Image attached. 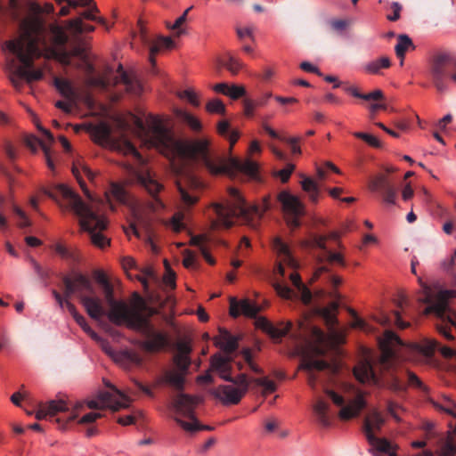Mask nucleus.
Returning a JSON list of instances; mask_svg holds the SVG:
<instances>
[{"mask_svg":"<svg viewBox=\"0 0 456 456\" xmlns=\"http://www.w3.org/2000/svg\"><path fill=\"white\" fill-rule=\"evenodd\" d=\"M89 9L81 13V19L85 18L89 20L96 21L102 25H106V20L103 18L97 17L94 15L95 12H99V9L97 8L95 4H93L92 5L88 6Z\"/></svg>","mask_w":456,"mask_h":456,"instance_id":"nucleus-49","label":"nucleus"},{"mask_svg":"<svg viewBox=\"0 0 456 456\" xmlns=\"http://www.w3.org/2000/svg\"><path fill=\"white\" fill-rule=\"evenodd\" d=\"M261 328L266 332L272 338L280 340L285 337L292 329V322H288L286 323H280L279 325H273L272 322L265 319L261 321Z\"/></svg>","mask_w":456,"mask_h":456,"instance_id":"nucleus-29","label":"nucleus"},{"mask_svg":"<svg viewBox=\"0 0 456 456\" xmlns=\"http://www.w3.org/2000/svg\"><path fill=\"white\" fill-rule=\"evenodd\" d=\"M339 238V234L337 232H331L329 235H315L311 240V247L320 249V252L315 256L316 261L320 266H318L313 275L312 281H316L321 278L322 275L330 273V269L326 264L338 265L341 266L346 265V262L342 254L333 252L327 248L326 242L328 240L337 241Z\"/></svg>","mask_w":456,"mask_h":456,"instance_id":"nucleus-12","label":"nucleus"},{"mask_svg":"<svg viewBox=\"0 0 456 456\" xmlns=\"http://www.w3.org/2000/svg\"><path fill=\"white\" fill-rule=\"evenodd\" d=\"M231 362L232 357L229 355L222 356L220 354H216L211 358V366L219 373L223 379L238 386L237 388L246 394L249 387L248 377L246 374L241 373L233 378L232 376Z\"/></svg>","mask_w":456,"mask_h":456,"instance_id":"nucleus-17","label":"nucleus"},{"mask_svg":"<svg viewBox=\"0 0 456 456\" xmlns=\"http://www.w3.org/2000/svg\"><path fill=\"white\" fill-rule=\"evenodd\" d=\"M175 45L174 41L170 37H160L158 40L150 46V61L154 62V56L160 49L167 48L171 49Z\"/></svg>","mask_w":456,"mask_h":456,"instance_id":"nucleus-39","label":"nucleus"},{"mask_svg":"<svg viewBox=\"0 0 456 456\" xmlns=\"http://www.w3.org/2000/svg\"><path fill=\"white\" fill-rule=\"evenodd\" d=\"M54 86L62 96L74 102L77 99V92L72 84L64 78L55 77Z\"/></svg>","mask_w":456,"mask_h":456,"instance_id":"nucleus-33","label":"nucleus"},{"mask_svg":"<svg viewBox=\"0 0 456 456\" xmlns=\"http://www.w3.org/2000/svg\"><path fill=\"white\" fill-rule=\"evenodd\" d=\"M214 395L224 404H237L245 394L231 385H221L215 390Z\"/></svg>","mask_w":456,"mask_h":456,"instance_id":"nucleus-25","label":"nucleus"},{"mask_svg":"<svg viewBox=\"0 0 456 456\" xmlns=\"http://www.w3.org/2000/svg\"><path fill=\"white\" fill-rule=\"evenodd\" d=\"M206 110L209 113L222 114L225 113V106L223 102L219 99H213L209 101L206 105Z\"/></svg>","mask_w":456,"mask_h":456,"instance_id":"nucleus-52","label":"nucleus"},{"mask_svg":"<svg viewBox=\"0 0 456 456\" xmlns=\"http://www.w3.org/2000/svg\"><path fill=\"white\" fill-rule=\"evenodd\" d=\"M423 297L419 300L427 304L424 314L434 315L440 323H436L437 331L448 340H452L453 336L451 334L449 326L456 328V311L449 307L448 301L452 297H456V290H444L436 296H433L428 285H422Z\"/></svg>","mask_w":456,"mask_h":456,"instance_id":"nucleus-8","label":"nucleus"},{"mask_svg":"<svg viewBox=\"0 0 456 456\" xmlns=\"http://www.w3.org/2000/svg\"><path fill=\"white\" fill-rule=\"evenodd\" d=\"M218 62L233 76L237 75L243 67L242 62L230 53L220 59Z\"/></svg>","mask_w":456,"mask_h":456,"instance_id":"nucleus-37","label":"nucleus"},{"mask_svg":"<svg viewBox=\"0 0 456 456\" xmlns=\"http://www.w3.org/2000/svg\"><path fill=\"white\" fill-rule=\"evenodd\" d=\"M230 200L226 203L213 205L216 219L212 221L213 229L230 228L233 225V219L255 226V219L259 220L265 212L271 208L269 198H265L263 206L248 205L240 191L235 188L229 189Z\"/></svg>","mask_w":456,"mask_h":456,"instance_id":"nucleus-5","label":"nucleus"},{"mask_svg":"<svg viewBox=\"0 0 456 456\" xmlns=\"http://www.w3.org/2000/svg\"><path fill=\"white\" fill-rule=\"evenodd\" d=\"M174 362L178 368L179 371H182L186 374L188 369L191 365V359L189 355H177L175 354L174 357Z\"/></svg>","mask_w":456,"mask_h":456,"instance_id":"nucleus-54","label":"nucleus"},{"mask_svg":"<svg viewBox=\"0 0 456 456\" xmlns=\"http://www.w3.org/2000/svg\"><path fill=\"white\" fill-rule=\"evenodd\" d=\"M184 375L182 371H167L165 374V381L176 390H183L184 386Z\"/></svg>","mask_w":456,"mask_h":456,"instance_id":"nucleus-41","label":"nucleus"},{"mask_svg":"<svg viewBox=\"0 0 456 456\" xmlns=\"http://www.w3.org/2000/svg\"><path fill=\"white\" fill-rule=\"evenodd\" d=\"M200 401L199 396L183 393L178 394L173 400L172 408L175 414L174 419L186 432L213 429L212 427L200 424L195 417L194 410Z\"/></svg>","mask_w":456,"mask_h":456,"instance_id":"nucleus-11","label":"nucleus"},{"mask_svg":"<svg viewBox=\"0 0 456 456\" xmlns=\"http://www.w3.org/2000/svg\"><path fill=\"white\" fill-rule=\"evenodd\" d=\"M165 265L167 268V274L164 277V282L167 286L170 287L171 289H175V273L170 269L167 261H165Z\"/></svg>","mask_w":456,"mask_h":456,"instance_id":"nucleus-60","label":"nucleus"},{"mask_svg":"<svg viewBox=\"0 0 456 456\" xmlns=\"http://www.w3.org/2000/svg\"><path fill=\"white\" fill-rule=\"evenodd\" d=\"M301 186L304 191L307 193L309 200L316 204L321 193L319 184L310 177H304L301 181Z\"/></svg>","mask_w":456,"mask_h":456,"instance_id":"nucleus-34","label":"nucleus"},{"mask_svg":"<svg viewBox=\"0 0 456 456\" xmlns=\"http://www.w3.org/2000/svg\"><path fill=\"white\" fill-rule=\"evenodd\" d=\"M102 349L110 355L116 362L121 364L125 368H132L134 366H141L142 364L143 359L140 354L134 350H122L119 352H116L112 349L110 344L102 339L100 342Z\"/></svg>","mask_w":456,"mask_h":456,"instance_id":"nucleus-19","label":"nucleus"},{"mask_svg":"<svg viewBox=\"0 0 456 456\" xmlns=\"http://www.w3.org/2000/svg\"><path fill=\"white\" fill-rule=\"evenodd\" d=\"M63 298L69 300L77 294L87 314L94 320H100L105 314L102 299L96 296L95 289L91 280L79 273L72 276H63Z\"/></svg>","mask_w":456,"mask_h":456,"instance_id":"nucleus-9","label":"nucleus"},{"mask_svg":"<svg viewBox=\"0 0 456 456\" xmlns=\"http://www.w3.org/2000/svg\"><path fill=\"white\" fill-rule=\"evenodd\" d=\"M391 64L389 57L381 56L366 62L362 66V69L365 73L370 75H382V69H389Z\"/></svg>","mask_w":456,"mask_h":456,"instance_id":"nucleus-30","label":"nucleus"},{"mask_svg":"<svg viewBox=\"0 0 456 456\" xmlns=\"http://www.w3.org/2000/svg\"><path fill=\"white\" fill-rule=\"evenodd\" d=\"M410 47L414 48L412 40L407 35H399L398 42L395 47L396 56L403 60L405 53L408 51ZM403 61H401V65H403Z\"/></svg>","mask_w":456,"mask_h":456,"instance_id":"nucleus-40","label":"nucleus"},{"mask_svg":"<svg viewBox=\"0 0 456 456\" xmlns=\"http://www.w3.org/2000/svg\"><path fill=\"white\" fill-rule=\"evenodd\" d=\"M295 169L293 164H288L283 169L277 172V175L281 178L282 183H287Z\"/></svg>","mask_w":456,"mask_h":456,"instance_id":"nucleus-61","label":"nucleus"},{"mask_svg":"<svg viewBox=\"0 0 456 456\" xmlns=\"http://www.w3.org/2000/svg\"><path fill=\"white\" fill-rule=\"evenodd\" d=\"M254 382L264 388L265 393H273L276 390V385L273 381L268 379L267 378H258L255 379Z\"/></svg>","mask_w":456,"mask_h":456,"instance_id":"nucleus-55","label":"nucleus"},{"mask_svg":"<svg viewBox=\"0 0 456 456\" xmlns=\"http://www.w3.org/2000/svg\"><path fill=\"white\" fill-rule=\"evenodd\" d=\"M420 351L426 355H432L435 352L439 351L444 358H456V350L442 346L434 338H427L420 345Z\"/></svg>","mask_w":456,"mask_h":456,"instance_id":"nucleus-24","label":"nucleus"},{"mask_svg":"<svg viewBox=\"0 0 456 456\" xmlns=\"http://www.w3.org/2000/svg\"><path fill=\"white\" fill-rule=\"evenodd\" d=\"M119 150L126 155H132L138 163L143 164L144 159L135 148V146L127 139H123L119 143Z\"/></svg>","mask_w":456,"mask_h":456,"instance_id":"nucleus-42","label":"nucleus"},{"mask_svg":"<svg viewBox=\"0 0 456 456\" xmlns=\"http://www.w3.org/2000/svg\"><path fill=\"white\" fill-rule=\"evenodd\" d=\"M370 189L374 191H380L385 203L395 204L397 191L391 180L386 175L375 176L370 183Z\"/></svg>","mask_w":456,"mask_h":456,"instance_id":"nucleus-21","label":"nucleus"},{"mask_svg":"<svg viewBox=\"0 0 456 456\" xmlns=\"http://www.w3.org/2000/svg\"><path fill=\"white\" fill-rule=\"evenodd\" d=\"M111 388L114 393L108 391L101 392L96 400H90L87 402V407L96 410L110 408L114 411H117L121 408H127L130 403L129 397L116 387H111Z\"/></svg>","mask_w":456,"mask_h":456,"instance_id":"nucleus-18","label":"nucleus"},{"mask_svg":"<svg viewBox=\"0 0 456 456\" xmlns=\"http://www.w3.org/2000/svg\"><path fill=\"white\" fill-rule=\"evenodd\" d=\"M338 304L337 302H332L330 304V309H325L323 311V317L329 326L331 328L335 327L338 323V320L335 315V312L338 311Z\"/></svg>","mask_w":456,"mask_h":456,"instance_id":"nucleus-48","label":"nucleus"},{"mask_svg":"<svg viewBox=\"0 0 456 456\" xmlns=\"http://www.w3.org/2000/svg\"><path fill=\"white\" fill-rule=\"evenodd\" d=\"M403 342L392 330H386L380 341L382 350V364L387 369L386 382L393 391H404L407 386L424 388L423 383L416 374L402 366L395 365V346H402Z\"/></svg>","mask_w":456,"mask_h":456,"instance_id":"nucleus-7","label":"nucleus"},{"mask_svg":"<svg viewBox=\"0 0 456 456\" xmlns=\"http://www.w3.org/2000/svg\"><path fill=\"white\" fill-rule=\"evenodd\" d=\"M177 355H189L191 352V346L188 341L180 340L176 343Z\"/></svg>","mask_w":456,"mask_h":456,"instance_id":"nucleus-62","label":"nucleus"},{"mask_svg":"<svg viewBox=\"0 0 456 456\" xmlns=\"http://www.w3.org/2000/svg\"><path fill=\"white\" fill-rule=\"evenodd\" d=\"M219 335L215 338V344L220 346L227 354H231L238 348V338L226 329L219 328Z\"/></svg>","mask_w":456,"mask_h":456,"instance_id":"nucleus-27","label":"nucleus"},{"mask_svg":"<svg viewBox=\"0 0 456 456\" xmlns=\"http://www.w3.org/2000/svg\"><path fill=\"white\" fill-rule=\"evenodd\" d=\"M82 403H77L74 411H69L70 405L64 400H51L46 403H38V410L36 412L37 419H44L46 418L52 419L59 412L66 413V417L56 418L55 421L61 428H64L69 422L73 421L77 417L76 412L78 409L82 408Z\"/></svg>","mask_w":456,"mask_h":456,"instance_id":"nucleus-13","label":"nucleus"},{"mask_svg":"<svg viewBox=\"0 0 456 456\" xmlns=\"http://www.w3.org/2000/svg\"><path fill=\"white\" fill-rule=\"evenodd\" d=\"M94 136L102 141L108 142L111 139V130L110 127L106 124H101L94 128Z\"/></svg>","mask_w":456,"mask_h":456,"instance_id":"nucleus-47","label":"nucleus"},{"mask_svg":"<svg viewBox=\"0 0 456 456\" xmlns=\"http://www.w3.org/2000/svg\"><path fill=\"white\" fill-rule=\"evenodd\" d=\"M136 126L142 134L144 143L148 147L158 149L163 154H177L183 159L197 162L213 175H227L236 177L241 174L251 179L258 178V167L256 162L226 158L211 149L210 142L207 139L177 141L158 117L150 116L146 126L137 118Z\"/></svg>","mask_w":456,"mask_h":456,"instance_id":"nucleus-2","label":"nucleus"},{"mask_svg":"<svg viewBox=\"0 0 456 456\" xmlns=\"http://www.w3.org/2000/svg\"><path fill=\"white\" fill-rule=\"evenodd\" d=\"M289 279L292 284L296 287L298 293L300 294V297L305 304H309L312 300V293L308 289V288L302 282L300 275L293 272L289 274Z\"/></svg>","mask_w":456,"mask_h":456,"instance_id":"nucleus-35","label":"nucleus"},{"mask_svg":"<svg viewBox=\"0 0 456 456\" xmlns=\"http://www.w3.org/2000/svg\"><path fill=\"white\" fill-rule=\"evenodd\" d=\"M56 192L68 201L70 209L78 216L81 229L89 234L91 242L101 249L109 247L110 240L102 234L108 226L105 217L94 211L67 185H57Z\"/></svg>","mask_w":456,"mask_h":456,"instance_id":"nucleus-6","label":"nucleus"},{"mask_svg":"<svg viewBox=\"0 0 456 456\" xmlns=\"http://www.w3.org/2000/svg\"><path fill=\"white\" fill-rule=\"evenodd\" d=\"M354 375L361 383L378 384L379 378L376 376L370 362L367 359L362 360L354 368Z\"/></svg>","mask_w":456,"mask_h":456,"instance_id":"nucleus-23","label":"nucleus"},{"mask_svg":"<svg viewBox=\"0 0 456 456\" xmlns=\"http://www.w3.org/2000/svg\"><path fill=\"white\" fill-rule=\"evenodd\" d=\"M378 322L384 326L390 325V323L394 322L395 325L400 329H405L410 325L408 322H405L402 320L397 311H395L393 313V317L382 315L380 318L378 319Z\"/></svg>","mask_w":456,"mask_h":456,"instance_id":"nucleus-45","label":"nucleus"},{"mask_svg":"<svg viewBox=\"0 0 456 456\" xmlns=\"http://www.w3.org/2000/svg\"><path fill=\"white\" fill-rule=\"evenodd\" d=\"M295 338L302 344V360L299 369L307 371V383L314 391H317L321 384L324 393L332 400L333 403L341 407L339 417L341 419L348 420L356 417L365 408L366 402L363 395L356 390L352 385L345 387L355 393V397L345 404V398L326 387L328 378L320 371L330 367L324 360L315 359L317 356L324 355L332 345V339L318 327L312 325L309 322L304 321L298 323V331L293 334Z\"/></svg>","mask_w":456,"mask_h":456,"instance_id":"nucleus-3","label":"nucleus"},{"mask_svg":"<svg viewBox=\"0 0 456 456\" xmlns=\"http://www.w3.org/2000/svg\"><path fill=\"white\" fill-rule=\"evenodd\" d=\"M259 311V306L251 303L248 299L239 302L235 299L231 300L230 314L233 317H238L241 314L248 317H255Z\"/></svg>","mask_w":456,"mask_h":456,"instance_id":"nucleus-26","label":"nucleus"},{"mask_svg":"<svg viewBox=\"0 0 456 456\" xmlns=\"http://www.w3.org/2000/svg\"><path fill=\"white\" fill-rule=\"evenodd\" d=\"M55 252L64 259H69L73 262L77 261V256L61 244L55 246Z\"/></svg>","mask_w":456,"mask_h":456,"instance_id":"nucleus-57","label":"nucleus"},{"mask_svg":"<svg viewBox=\"0 0 456 456\" xmlns=\"http://www.w3.org/2000/svg\"><path fill=\"white\" fill-rule=\"evenodd\" d=\"M95 280L109 306L107 316L112 323L142 334L145 339L141 342V346L149 353H156L169 346V335L157 330L151 321L152 316L158 314L157 308L150 305L138 292H134L129 300L116 299L113 285L101 271L95 273Z\"/></svg>","mask_w":456,"mask_h":456,"instance_id":"nucleus-4","label":"nucleus"},{"mask_svg":"<svg viewBox=\"0 0 456 456\" xmlns=\"http://www.w3.org/2000/svg\"><path fill=\"white\" fill-rule=\"evenodd\" d=\"M175 113L176 118L185 123L192 131L200 132L202 129L200 120L191 113L183 110H176Z\"/></svg>","mask_w":456,"mask_h":456,"instance_id":"nucleus-36","label":"nucleus"},{"mask_svg":"<svg viewBox=\"0 0 456 456\" xmlns=\"http://www.w3.org/2000/svg\"><path fill=\"white\" fill-rule=\"evenodd\" d=\"M110 192L117 201L122 204H127L129 202V194L123 185L112 183L110 184Z\"/></svg>","mask_w":456,"mask_h":456,"instance_id":"nucleus-44","label":"nucleus"},{"mask_svg":"<svg viewBox=\"0 0 456 456\" xmlns=\"http://www.w3.org/2000/svg\"><path fill=\"white\" fill-rule=\"evenodd\" d=\"M137 183L142 185L148 193L158 201V203L162 205L160 200L158 199V194L162 190L163 186L154 179L149 172H142L138 174Z\"/></svg>","mask_w":456,"mask_h":456,"instance_id":"nucleus-28","label":"nucleus"},{"mask_svg":"<svg viewBox=\"0 0 456 456\" xmlns=\"http://www.w3.org/2000/svg\"><path fill=\"white\" fill-rule=\"evenodd\" d=\"M273 288L276 293L282 298L290 299L295 296L294 290L285 284L276 282L273 284Z\"/></svg>","mask_w":456,"mask_h":456,"instance_id":"nucleus-53","label":"nucleus"},{"mask_svg":"<svg viewBox=\"0 0 456 456\" xmlns=\"http://www.w3.org/2000/svg\"><path fill=\"white\" fill-rule=\"evenodd\" d=\"M30 263H31V265H32V266L34 268L35 273L38 276L39 280L46 287L48 285V280L50 279V276H51L50 269L42 266L34 258H30Z\"/></svg>","mask_w":456,"mask_h":456,"instance_id":"nucleus-46","label":"nucleus"},{"mask_svg":"<svg viewBox=\"0 0 456 456\" xmlns=\"http://www.w3.org/2000/svg\"><path fill=\"white\" fill-rule=\"evenodd\" d=\"M68 28L75 34L93 32L95 28L92 25L84 24L81 18L71 19L67 21Z\"/></svg>","mask_w":456,"mask_h":456,"instance_id":"nucleus-43","label":"nucleus"},{"mask_svg":"<svg viewBox=\"0 0 456 456\" xmlns=\"http://www.w3.org/2000/svg\"><path fill=\"white\" fill-rule=\"evenodd\" d=\"M142 276H138V281L142 284L145 290L148 289V279H155L154 271L151 266L145 267L142 270Z\"/></svg>","mask_w":456,"mask_h":456,"instance_id":"nucleus-56","label":"nucleus"},{"mask_svg":"<svg viewBox=\"0 0 456 456\" xmlns=\"http://www.w3.org/2000/svg\"><path fill=\"white\" fill-rule=\"evenodd\" d=\"M72 173L74 176L76 177L77 183H79L83 192L85 195L92 200V196L90 195V192L86 187V184L85 181L83 180L81 173H83L90 181H93L94 178V174L93 171L86 165L84 164H75L72 167Z\"/></svg>","mask_w":456,"mask_h":456,"instance_id":"nucleus-31","label":"nucleus"},{"mask_svg":"<svg viewBox=\"0 0 456 456\" xmlns=\"http://www.w3.org/2000/svg\"><path fill=\"white\" fill-rule=\"evenodd\" d=\"M11 14L19 22V37L5 42L9 52L15 54L21 65L11 72L10 80L17 90H21L23 81L28 83L40 80L43 72L34 69V59L45 53L47 58L56 60L64 66L71 64L72 57L82 61L87 58L85 48L76 45L71 50L66 48L69 37L64 28L56 24H46L41 16V8L31 5L28 14L21 18L19 12L18 0H9Z\"/></svg>","mask_w":456,"mask_h":456,"instance_id":"nucleus-1","label":"nucleus"},{"mask_svg":"<svg viewBox=\"0 0 456 456\" xmlns=\"http://www.w3.org/2000/svg\"><path fill=\"white\" fill-rule=\"evenodd\" d=\"M354 136H355L356 138L362 139V141H364L366 143H368L370 146H371L373 148L379 149V148H381V146H382V143L380 142V141L372 134L362 133V132H355V133H354Z\"/></svg>","mask_w":456,"mask_h":456,"instance_id":"nucleus-51","label":"nucleus"},{"mask_svg":"<svg viewBox=\"0 0 456 456\" xmlns=\"http://www.w3.org/2000/svg\"><path fill=\"white\" fill-rule=\"evenodd\" d=\"M246 94L245 88L243 86H230L227 96H230L232 99H239L242 97Z\"/></svg>","mask_w":456,"mask_h":456,"instance_id":"nucleus-63","label":"nucleus"},{"mask_svg":"<svg viewBox=\"0 0 456 456\" xmlns=\"http://www.w3.org/2000/svg\"><path fill=\"white\" fill-rule=\"evenodd\" d=\"M176 187L183 208H189L198 202L203 183L194 174L184 171L176 180Z\"/></svg>","mask_w":456,"mask_h":456,"instance_id":"nucleus-14","label":"nucleus"},{"mask_svg":"<svg viewBox=\"0 0 456 456\" xmlns=\"http://www.w3.org/2000/svg\"><path fill=\"white\" fill-rule=\"evenodd\" d=\"M281 141L289 144L293 154H300L301 153L300 147L297 145L300 141V137H285V138H281Z\"/></svg>","mask_w":456,"mask_h":456,"instance_id":"nucleus-59","label":"nucleus"},{"mask_svg":"<svg viewBox=\"0 0 456 456\" xmlns=\"http://www.w3.org/2000/svg\"><path fill=\"white\" fill-rule=\"evenodd\" d=\"M422 428L426 432L425 439L424 440L427 441L428 439H430V438H433V437L436 436V433L435 431V423L434 422L426 421L425 423H423Z\"/></svg>","mask_w":456,"mask_h":456,"instance_id":"nucleus-64","label":"nucleus"},{"mask_svg":"<svg viewBox=\"0 0 456 456\" xmlns=\"http://www.w3.org/2000/svg\"><path fill=\"white\" fill-rule=\"evenodd\" d=\"M179 97L182 99H187L190 103H191L195 107L200 106V102L198 100L197 94L190 89L184 90L179 94Z\"/></svg>","mask_w":456,"mask_h":456,"instance_id":"nucleus-58","label":"nucleus"},{"mask_svg":"<svg viewBox=\"0 0 456 456\" xmlns=\"http://www.w3.org/2000/svg\"><path fill=\"white\" fill-rule=\"evenodd\" d=\"M217 132L220 135L227 137L232 147L240 137V134L236 130H232L230 123L227 120H221L217 124Z\"/></svg>","mask_w":456,"mask_h":456,"instance_id":"nucleus-38","label":"nucleus"},{"mask_svg":"<svg viewBox=\"0 0 456 456\" xmlns=\"http://www.w3.org/2000/svg\"><path fill=\"white\" fill-rule=\"evenodd\" d=\"M86 83L90 86L98 87L102 90H107L111 85V81L103 77H90L87 78Z\"/></svg>","mask_w":456,"mask_h":456,"instance_id":"nucleus-50","label":"nucleus"},{"mask_svg":"<svg viewBox=\"0 0 456 456\" xmlns=\"http://www.w3.org/2000/svg\"><path fill=\"white\" fill-rule=\"evenodd\" d=\"M273 248L281 258V262L276 266V272L281 276L285 275L283 264L287 265L292 269H297L298 267V263L292 256L289 245L285 243L280 237H275L273 239Z\"/></svg>","mask_w":456,"mask_h":456,"instance_id":"nucleus-20","label":"nucleus"},{"mask_svg":"<svg viewBox=\"0 0 456 456\" xmlns=\"http://www.w3.org/2000/svg\"><path fill=\"white\" fill-rule=\"evenodd\" d=\"M386 419L377 409L370 410L363 419L362 432L370 445V452L374 456H397L392 444L386 438L377 437Z\"/></svg>","mask_w":456,"mask_h":456,"instance_id":"nucleus-10","label":"nucleus"},{"mask_svg":"<svg viewBox=\"0 0 456 456\" xmlns=\"http://www.w3.org/2000/svg\"><path fill=\"white\" fill-rule=\"evenodd\" d=\"M313 409L320 424L323 427H329L330 425V404L322 397H318L313 405Z\"/></svg>","mask_w":456,"mask_h":456,"instance_id":"nucleus-32","label":"nucleus"},{"mask_svg":"<svg viewBox=\"0 0 456 456\" xmlns=\"http://www.w3.org/2000/svg\"><path fill=\"white\" fill-rule=\"evenodd\" d=\"M450 65H453L456 69V61H453L446 53H437L430 61L428 73L434 86L439 93H444L447 90L446 77L449 76Z\"/></svg>","mask_w":456,"mask_h":456,"instance_id":"nucleus-15","label":"nucleus"},{"mask_svg":"<svg viewBox=\"0 0 456 456\" xmlns=\"http://www.w3.org/2000/svg\"><path fill=\"white\" fill-rule=\"evenodd\" d=\"M118 75L113 78V86L123 84L128 93L134 95H139L142 92V86L141 82L134 77L126 72L122 66L118 69Z\"/></svg>","mask_w":456,"mask_h":456,"instance_id":"nucleus-22","label":"nucleus"},{"mask_svg":"<svg viewBox=\"0 0 456 456\" xmlns=\"http://www.w3.org/2000/svg\"><path fill=\"white\" fill-rule=\"evenodd\" d=\"M288 226L294 230L301 225L300 218L305 215V206L300 199L289 191H281L277 195Z\"/></svg>","mask_w":456,"mask_h":456,"instance_id":"nucleus-16","label":"nucleus"}]
</instances>
